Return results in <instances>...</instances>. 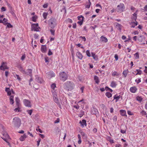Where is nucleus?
I'll list each match as a JSON object with an SVG mask.
<instances>
[{
	"mask_svg": "<svg viewBox=\"0 0 147 147\" xmlns=\"http://www.w3.org/2000/svg\"><path fill=\"white\" fill-rule=\"evenodd\" d=\"M65 89L68 91L73 90L75 87V84L74 82L70 81H67L63 84Z\"/></svg>",
	"mask_w": 147,
	"mask_h": 147,
	"instance_id": "f257e3e1",
	"label": "nucleus"
},
{
	"mask_svg": "<svg viewBox=\"0 0 147 147\" xmlns=\"http://www.w3.org/2000/svg\"><path fill=\"white\" fill-rule=\"evenodd\" d=\"M59 78L61 81L64 82L68 79V74L65 71H61L59 74Z\"/></svg>",
	"mask_w": 147,
	"mask_h": 147,
	"instance_id": "f03ea898",
	"label": "nucleus"
},
{
	"mask_svg": "<svg viewBox=\"0 0 147 147\" xmlns=\"http://www.w3.org/2000/svg\"><path fill=\"white\" fill-rule=\"evenodd\" d=\"M12 124L15 127H18L21 124V120L19 118L15 117L13 119Z\"/></svg>",
	"mask_w": 147,
	"mask_h": 147,
	"instance_id": "7ed1b4c3",
	"label": "nucleus"
},
{
	"mask_svg": "<svg viewBox=\"0 0 147 147\" xmlns=\"http://www.w3.org/2000/svg\"><path fill=\"white\" fill-rule=\"evenodd\" d=\"M56 19L54 18H51L49 20V24L51 28H53L56 26Z\"/></svg>",
	"mask_w": 147,
	"mask_h": 147,
	"instance_id": "20e7f679",
	"label": "nucleus"
},
{
	"mask_svg": "<svg viewBox=\"0 0 147 147\" xmlns=\"http://www.w3.org/2000/svg\"><path fill=\"white\" fill-rule=\"evenodd\" d=\"M53 96V98L54 100L56 103L59 102V100L57 96V90H51Z\"/></svg>",
	"mask_w": 147,
	"mask_h": 147,
	"instance_id": "39448f33",
	"label": "nucleus"
},
{
	"mask_svg": "<svg viewBox=\"0 0 147 147\" xmlns=\"http://www.w3.org/2000/svg\"><path fill=\"white\" fill-rule=\"evenodd\" d=\"M2 134L3 136V137H2V138L8 144V145L10 146V143L7 141V139L9 138V137L7 133L5 132H3L2 133Z\"/></svg>",
	"mask_w": 147,
	"mask_h": 147,
	"instance_id": "423d86ee",
	"label": "nucleus"
},
{
	"mask_svg": "<svg viewBox=\"0 0 147 147\" xmlns=\"http://www.w3.org/2000/svg\"><path fill=\"white\" fill-rule=\"evenodd\" d=\"M125 8V6L124 4L121 3L117 6V11L121 12L124 10Z\"/></svg>",
	"mask_w": 147,
	"mask_h": 147,
	"instance_id": "0eeeda50",
	"label": "nucleus"
},
{
	"mask_svg": "<svg viewBox=\"0 0 147 147\" xmlns=\"http://www.w3.org/2000/svg\"><path fill=\"white\" fill-rule=\"evenodd\" d=\"M38 25L37 23L36 24H33L31 26V30L37 32L38 31Z\"/></svg>",
	"mask_w": 147,
	"mask_h": 147,
	"instance_id": "6e6552de",
	"label": "nucleus"
},
{
	"mask_svg": "<svg viewBox=\"0 0 147 147\" xmlns=\"http://www.w3.org/2000/svg\"><path fill=\"white\" fill-rule=\"evenodd\" d=\"M23 102L25 106L28 107H31L32 105L30 101L28 100L24 99L23 100Z\"/></svg>",
	"mask_w": 147,
	"mask_h": 147,
	"instance_id": "1a4fd4ad",
	"label": "nucleus"
},
{
	"mask_svg": "<svg viewBox=\"0 0 147 147\" xmlns=\"http://www.w3.org/2000/svg\"><path fill=\"white\" fill-rule=\"evenodd\" d=\"M9 68L7 67L6 63L2 62L1 63V65L0 66V70H4L5 69H8Z\"/></svg>",
	"mask_w": 147,
	"mask_h": 147,
	"instance_id": "9d476101",
	"label": "nucleus"
},
{
	"mask_svg": "<svg viewBox=\"0 0 147 147\" xmlns=\"http://www.w3.org/2000/svg\"><path fill=\"white\" fill-rule=\"evenodd\" d=\"M92 113L93 114H95L96 115V117H98L99 115V113L98 111V110L95 108L93 107L92 109Z\"/></svg>",
	"mask_w": 147,
	"mask_h": 147,
	"instance_id": "9b49d317",
	"label": "nucleus"
},
{
	"mask_svg": "<svg viewBox=\"0 0 147 147\" xmlns=\"http://www.w3.org/2000/svg\"><path fill=\"white\" fill-rule=\"evenodd\" d=\"M47 77L49 78H51L52 77L55 76V74L53 71H50L47 74Z\"/></svg>",
	"mask_w": 147,
	"mask_h": 147,
	"instance_id": "f8f14e48",
	"label": "nucleus"
},
{
	"mask_svg": "<svg viewBox=\"0 0 147 147\" xmlns=\"http://www.w3.org/2000/svg\"><path fill=\"white\" fill-rule=\"evenodd\" d=\"M36 80L38 83L40 84H43L44 82V80L42 78L38 76L36 77Z\"/></svg>",
	"mask_w": 147,
	"mask_h": 147,
	"instance_id": "ddd939ff",
	"label": "nucleus"
},
{
	"mask_svg": "<svg viewBox=\"0 0 147 147\" xmlns=\"http://www.w3.org/2000/svg\"><path fill=\"white\" fill-rule=\"evenodd\" d=\"M121 132L122 134H125L126 133L127 128L125 125H123L121 127Z\"/></svg>",
	"mask_w": 147,
	"mask_h": 147,
	"instance_id": "4468645a",
	"label": "nucleus"
},
{
	"mask_svg": "<svg viewBox=\"0 0 147 147\" xmlns=\"http://www.w3.org/2000/svg\"><path fill=\"white\" fill-rule=\"evenodd\" d=\"M32 70L31 69H28L25 71V73H24V74L31 76H32Z\"/></svg>",
	"mask_w": 147,
	"mask_h": 147,
	"instance_id": "2eb2a0df",
	"label": "nucleus"
},
{
	"mask_svg": "<svg viewBox=\"0 0 147 147\" xmlns=\"http://www.w3.org/2000/svg\"><path fill=\"white\" fill-rule=\"evenodd\" d=\"M129 24L131 25V28H134L138 25V22L136 21L135 22H129Z\"/></svg>",
	"mask_w": 147,
	"mask_h": 147,
	"instance_id": "dca6fc26",
	"label": "nucleus"
},
{
	"mask_svg": "<svg viewBox=\"0 0 147 147\" xmlns=\"http://www.w3.org/2000/svg\"><path fill=\"white\" fill-rule=\"evenodd\" d=\"M79 123L80 124L82 127H83L84 125H86V121L85 119H83L82 121H80Z\"/></svg>",
	"mask_w": 147,
	"mask_h": 147,
	"instance_id": "f3484780",
	"label": "nucleus"
},
{
	"mask_svg": "<svg viewBox=\"0 0 147 147\" xmlns=\"http://www.w3.org/2000/svg\"><path fill=\"white\" fill-rule=\"evenodd\" d=\"M15 101L16 103V105L17 107H20V100L18 97H16L15 98Z\"/></svg>",
	"mask_w": 147,
	"mask_h": 147,
	"instance_id": "a211bd4d",
	"label": "nucleus"
},
{
	"mask_svg": "<svg viewBox=\"0 0 147 147\" xmlns=\"http://www.w3.org/2000/svg\"><path fill=\"white\" fill-rule=\"evenodd\" d=\"M137 90V88L135 86L132 87L130 89V91L133 93H135Z\"/></svg>",
	"mask_w": 147,
	"mask_h": 147,
	"instance_id": "6ab92c4d",
	"label": "nucleus"
},
{
	"mask_svg": "<svg viewBox=\"0 0 147 147\" xmlns=\"http://www.w3.org/2000/svg\"><path fill=\"white\" fill-rule=\"evenodd\" d=\"M40 50L42 53H45L47 51V48L45 45H42L41 47Z\"/></svg>",
	"mask_w": 147,
	"mask_h": 147,
	"instance_id": "aec40b11",
	"label": "nucleus"
},
{
	"mask_svg": "<svg viewBox=\"0 0 147 147\" xmlns=\"http://www.w3.org/2000/svg\"><path fill=\"white\" fill-rule=\"evenodd\" d=\"M76 56L80 59L81 60L82 59L83 56L82 54L79 52L78 51L76 53Z\"/></svg>",
	"mask_w": 147,
	"mask_h": 147,
	"instance_id": "412c9836",
	"label": "nucleus"
},
{
	"mask_svg": "<svg viewBox=\"0 0 147 147\" xmlns=\"http://www.w3.org/2000/svg\"><path fill=\"white\" fill-rule=\"evenodd\" d=\"M27 137V136L25 134H24L23 136H21L19 139L21 141H24Z\"/></svg>",
	"mask_w": 147,
	"mask_h": 147,
	"instance_id": "4be33fe9",
	"label": "nucleus"
},
{
	"mask_svg": "<svg viewBox=\"0 0 147 147\" xmlns=\"http://www.w3.org/2000/svg\"><path fill=\"white\" fill-rule=\"evenodd\" d=\"M121 115L122 116H127L126 111L124 110L121 109L120 111Z\"/></svg>",
	"mask_w": 147,
	"mask_h": 147,
	"instance_id": "5701e85b",
	"label": "nucleus"
},
{
	"mask_svg": "<svg viewBox=\"0 0 147 147\" xmlns=\"http://www.w3.org/2000/svg\"><path fill=\"white\" fill-rule=\"evenodd\" d=\"M100 40L102 42H107L108 41V40L107 38L104 37L103 36H102L100 38Z\"/></svg>",
	"mask_w": 147,
	"mask_h": 147,
	"instance_id": "b1692460",
	"label": "nucleus"
},
{
	"mask_svg": "<svg viewBox=\"0 0 147 147\" xmlns=\"http://www.w3.org/2000/svg\"><path fill=\"white\" fill-rule=\"evenodd\" d=\"M91 4V3L90 1V0H88V1L87 2L86 5L85 7L86 8L89 9L90 8V5Z\"/></svg>",
	"mask_w": 147,
	"mask_h": 147,
	"instance_id": "393cba45",
	"label": "nucleus"
},
{
	"mask_svg": "<svg viewBox=\"0 0 147 147\" xmlns=\"http://www.w3.org/2000/svg\"><path fill=\"white\" fill-rule=\"evenodd\" d=\"M121 96L120 95L119 96H117V95H115L113 97L114 100L115 99V102H117L120 98Z\"/></svg>",
	"mask_w": 147,
	"mask_h": 147,
	"instance_id": "a878e982",
	"label": "nucleus"
},
{
	"mask_svg": "<svg viewBox=\"0 0 147 147\" xmlns=\"http://www.w3.org/2000/svg\"><path fill=\"white\" fill-rule=\"evenodd\" d=\"M92 56L93 57V58L96 61H97L98 59V57L97 56L95 55V54L93 52L91 53Z\"/></svg>",
	"mask_w": 147,
	"mask_h": 147,
	"instance_id": "bb28decb",
	"label": "nucleus"
},
{
	"mask_svg": "<svg viewBox=\"0 0 147 147\" xmlns=\"http://www.w3.org/2000/svg\"><path fill=\"white\" fill-rule=\"evenodd\" d=\"M94 79L96 83L98 84L100 82V81L99 80L98 77L96 76H94Z\"/></svg>",
	"mask_w": 147,
	"mask_h": 147,
	"instance_id": "cd10ccee",
	"label": "nucleus"
},
{
	"mask_svg": "<svg viewBox=\"0 0 147 147\" xmlns=\"http://www.w3.org/2000/svg\"><path fill=\"white\" fill-rule=\"evenodd\" d=\"M51 90H57L56 89L57 88L56 87V84L55 83H53L51 85Z\"/></svg>",
	"mask_w": 147,
	"mask_h": 147,
	"instance_id": "c85d7f7f",
	"label": "nucleus"
},
{
	"mask_svg": "<svg viewBox=\"0 0 147 147\" xmlns=\"http://www.w3.org/2000/svg\"><path fill=\"white\" fill-rule=\"evenodd\" d=\"M14 96H11L10 97L9 100L11 104L12 105L13 104L14 101L13 100Z\"/></svg>",
	"mask_w": 147,
	"mask_h": 147,
	"instance_id": "c756f323",
	"label": "nucleus"
},
{
	"mask_svg": "<svg viewBox=\"0 0 147 147\" xmlns=\"http://www.w3.org/2000/svg\"><path fill=\"white\" fill-rule=\"evenodd\" d=\"M129 71L128 69L125 70L123 71L122 74L125 78L126 77Z\"/></svg>",
	"mask_w": 147,
	"mask_h": 147,
	"instance_id": "7c9ffc66",
	"label": "nucleus"
},
{
	"mask_svg": "<svg viewBox=\"0 0 147 147\" xmlns=\"http://www.w3.org/2000/svg\"><path fill=\"white\" fill-rule=\"evenodd\" d=\"M115 26L118 28V29L119 30H121V27L122 26V25L117 23H116L115 24Z\"/></svg>",
	"mask_w": 147,
	"mask_h": 147,
	"instance_id": "2f4dec72",
	"label": "nucleus"
},
{
	"mask_svg": "<svg viewBox=\"0 0 147 147\" xmlns=\"http://www.w3.org/2000/svg\"><path fill=\"white\" fill-rule=\"evenodd\" d=\"M117 85L116 82L112 81L111 83V86L112 87L115 88Z\"/></svg>",
	"mask_w": 147,
	"mask_h": 147,
	"instance_id": "473e14b6",
	"label": "nucleus"
},
{
	"mask_svg": "<svg viewBox=\"0 0 147 147\" xmlns=\"http://www.w3.org/2000/svg\"><path fill=\"white\" fill-rule=\"evenodd\" d=\"M137 13L136 12L134 13L133 14V16H134V17L132 18V19L133 20H134L136 21L137 18Z\"/></svg>",
	"mask_w": 147,
	"mask_h": 147,
	"instance_id": "72a5a7b5",
	"label": "nucleus"
},
{
	"mask_svg": "<svg viewBox=\"0 0 147 147\" xmlns=\"http://www.w3.org/2000/svg\"><path fill=\"white\" fill-rule=\"evenodd\" d=\"M19 67L20 71H21L23 74H24V73H25V71L21 66H19Z\"/></svg>",
	"mask_w": 147,
	"mask_h": 147,
	"instance_id": "f704fd0d",
	"label": "nucleus"
},
{
	"mask_svg": "<svg viewBox=\"0 0 147 147\" xmlns=\"http://www.w3.org/2000/svg\"><path fill=\"white\" fill-rule=\"evenodd\" d=\"M105 95L108 98H110L112 96V94L109 92H107L105 94Z\"/></svg>",
	"mask_w": 147,
	"mask_h": 147,
	"instance_id": "c9c22d12",
	"label": "nucleus"
},
{
	"mask_svg": "<svg viewBox=\"0 0 147 147\" xmlns=\"http://www.w3.org/2000/svg\"><path fill=\"white\" fill-rule=\"evenodd\" d=\"M78 19L80 21H83L84 17L82 16H79L78 17Z\"/></svg>",
	"mask_w": 147,
	"mask_h": 147,
	"instance_id": "e433bc0d",
	"label": "nucleus"
},
{
	"mask_svg": "<svg viewBox=\"0 0 147 147\" xmlns=\"http://www.w3.org/2000/svg\"><path fill=\"white\" fill-rule=\"evenodd\" d=\"M81 134L83 138L86 139L87 138V136L84 132H81Z\"/></svg>",
	"mask_w": 147,
	"mask_h": 147,
	"instance_id": "4c0bfd02",
	"label": "nucleus"
},
{
	"mask_svg": "<svg viewBox=\"0 0 147 147\" xmlns=\"http://www.w3.org/2000/svg\"><path fill=\"white\" fill-rule=\"evenodd\" d=\"M105 90L107 91H109L111 92H113V90L107 86L105 87Z\"/></svg>",
	"mask_w": 147,
	"mask_h": 147,
	"instance_id": "58836bf2",
	"label": "nucleus"
},
{
	"mask_svg": "<svg viewBox=\"0 0 147 147\" xmlns=\"http://www.w3.org/2000/svg\"><path fill=\"white\" fill-rule=\"evenodd\" d=\"M137 72L136 74V75H141L142 73V71L140 69H136Z\"/></svg>",
	"mask_w": 147,
	"mask_h": 147,
	"instance_id": "ea45409f",
	"label": "nucleus"
},
{
	"mask_svg": "<svg viewBox=\"0 0 147 147\" xmlns=\"http://www.w3.org/2000/svg\"><path fill=\"white\" fill-rule=\"evenodd\" d=\"M86 53V54L88 57H90L91 56V54H90L89 50H87Z\"/></svg>",
	"mask_w": 147,
	"mask_h": 147,
	"instance_id": "a19ab883",
	"label": "nucleus"
},
{
	"mask_svg": "<svg viewBox=\"0 0 147 147\" xmlns=\"http://www.w3.org/2000/svg\"><path fill=\"white\" fill-rule=\"evenodd\" d=\"M48 15V13L44 12L43 13V16L45 19L47 18V16Z\"/></svg>",
	"mask_w": 147,
	"mask_h": 147,
	"instance_id": "79ce46f5",
	"label": "nucleus"
},
{
	"mask_svg": "<svg viewBox=\"0 0 147 147\" xmlns=\"http://www.w3.org/2000/svg\"><path fill=\"white\" fill-rule=\"evenodd\" d=\"M135 57L136 59H138L139 57V56L138 53H137L134 54Z\"/></svg>",
	"mask_w": 147,
	"mask_h": 147,
	"instance_id": "37998d69",
	"label": "nucleus"
},
{
	"mask_svg": "<svg viewBox=\"0 0 147 147\" xmlns=\"http://www.w3.org/2000/svg\"><path fill=\"white\" fill-rule=\"evenodd\" d=\"M33 111L32 109L27 110L26 112L28 114L30 115H31Z\"/></svg>",
	"mask_w": 147,
	"mask_h": 147,
	"instance_id": "c03bdc74",
	"label": "nucleus"
},
{
	"mask_svg": "<svg viewBox=\"0 0 147 147\" xmlns=\"http://www.w3.org/2000/svg\"><path fill=\"white\" fill-rule=\"evenodd\" d=\"M26 55L25 54H24L22 55L21 57V60L22 61L24 60L25 58Z\"/></svg>",
	"mask_w": 147,
	"mask_h": 147,
	"instance_id": "a18cd8bd",
	"label": "nucleus"
},
{
	"mask_svg": "<svg viewBox=\"0 0 147 147\" xmlns=\"http://www.w3.org/2000/svg\"><path fill=\"white\" fill-rule=\"evenodd\" d=\"M32 21L34 22L36 21V17L35 16H33L32 18Z\"/></svg>",
	"mask_w": 147,
	"mask_h": 147,
	"instance_id": "49530a36",
	"label": "nucleus"
},
{
	"mask_svg": "<svg viewBox=\"0 0 147 147\" xmlns=\"http://www.w3.org/2000/svg\"><path fill=\"white\" fill-rule=\"evenodd\" d=\"M50 31L52 34L54 35L55 34V30L53 29H51Z\"/></svg>",
	"mask_w": 147,
	"mask_h": 147,
	"instance_id": "de8ad7c7",
	"label": "nucleus"
},
{
	"mask_svg": "<svg viewBox=\"0 0 147 147\" xmlns=\"http://www.w3.org/2000/svg\"><path fill=\"white\" fill-rule=\"evenodd\" d=\"M20 108L19 107H17V108H15L14 109V111L15 112H19L20 111Z\"/></svg>",
	"mask_w": 147,
	"mask_h": 147,
	"instance_id": "09e8293b",
	"label": "nucleus"
},
{
	"mask_svg": "<svg viewBox=\"0 0 147 147\" xmlns=\"http://www.w3.org/2000/svg\"><path fill=\"white\" fill-rule=\"evenodd\" d=\"M6 8L5 7H1V11H6Z\"/></svg>",
	"mask_w": 147,
	"mask_h": 147,
	"instance_id": "8fccbe9b",
	"label": "nucleus"
},
{
	"mask_svg": "<svg viewBox=\"0 0 147 147\" xmlns=\"http://www.w3.org/2000/svg\"><path fill=\"white\" fill-rule=\"evenodd\" d=\"M41 141V139L40 138H39L38 140L37 141V146H38L39 145Z\"/></svg>",
	"mask_w": 147,
	"mask_h": 147,
	"instance_id": "3c124183",
	"label": "nucleus"
},
{
	"mask_svg": "<svg viewBox=\"0 0 147 147\" xmlns=\"http://www.w3.org/2000/svg\"><path fill=\"white\" fill-rule=\"evenodd\" d=\"M67 22L68 23H72V20L69 18H68L67 20Z\"/></svg>",
	"mask_w": 147,
	"mask_h": 147,
	"instance_id": "603ef678",
	"label": "nucleus"
},
{
	"mask_svg": "<svg viewBox=\"0 0 147 147\" xmlns=\"http://www.w3.org/2000/svg\"><path fill=\"white\" fill-rule=\"evenodd\" d=\"M115 147H122L121 144H115Z\"/></svg>",
	"mask_w": 147,
	"mask_h": 147,
	"instance_id": "864d4df0",
	"label": "nucleus"
},
{
	"mask_svg": "<svg viewBox=\"0 0 147 147\" xmlns=\"http://www.w3.org/2000/svg\"><path fill=\"white\" fill-rule=\"evenodd\" d=\"M48 54L49 55V56L53 54V53L51 51L50 49H49Z\"/></svg>",
	"mask_w": 147,
	"mask_h": 147,
	"instance_id": "5fc2aeb1",
	"label": "nucleus"
},
{
	"mask_svg": "<svg viewBox=\"0 0 147 147\" xmlns=\"http://www.w3.org/2000/svg\"><path fill=\"white\" fill-rule=\"evenodd\" d=\"M117 117L116 116H115L113 119V120L115 122L117 120Z\"/></svg>",
	"mask_w": 147,
	"mask_h": 147,
	"instance_id": "6e6d98bb",
	"label": "nucleus"
},
{
	"mask_svg": "<svg viewBox=\"0 0 147 147\" xmlns=\"http://www.w3.org/2000/svg\"><path fill=\"white\" fill-rule=\"evenodd\" d=\"M36 130L37 131L38 130L39 132H40V133H42V131L38 127L36 129Z\"/></svg>",
	"mask_w": 147,
	"mask_h": 147,
	"instance_id": "4d7b16f0",
	"label": "nucleus"
},
{
	"mask_svg": "<svg viewBox=\"0 0 147 147\" xmlns=\"http://www.w3.org/2000/svg\"><path fill=\"white\" fill-rule=\"evenodd\" d=\"M144 67L145 69L144 70V72L145 73L147 74V67L146 66H145Z\"/></svg>",
	"mask_w": 147,
	"mask_h": 147,
	"instance_id": "13d9d810",
	"label": "nucleus"
},
{
	"mask_svg": "<svg viewBox=\"0 0 147 147\" xmlns=\"http://www.w3.org/2000/svg\"><path fill=\"white\" fill-rule=\"evenodd\" d=\"M114 57L115 58V59L116 61H117L118 60V56L117 55V54H115V55Z\"/></svg>",
	"mask_w": 147,
	"mask_h": 147,
	"instance_id": "bf43d9fd",
	"label": "nucleus"
},
{
	"mask_svg": "<svg viewBox=\"0 0 147 147\" xmlns=\"http://www.w3.org/2000/svg\"><path fill=\"white\" fill-rule=\"evenodd\" d=\"M80 38H81L84 41H86V38L85 37L80 36Z\"/></svg>",
	"mask_w": 147,
	"mask_h": 147,
	"instance_id": "052dcab7",
	"label": "nucleus"
},
{
	"mask_svg": "<svg viewBox=\"0 0 147 147\" xmlns=\"http://www.w3.org/2000/svg\"><path fill=\"white\" fill-rule=\"evenodd\" d=\"M117 72L116 71H114V72H113L112 74V76H115L116 75H117Z\"/></svg>",
	"mask_w": 147,
	"mask_h": 147,
	"instance_id": "680f3d73",
	"label": "nucleus"
},
{
	"mask_svg": "<svg viewBox=\"0 0 147 147\" xmlns=\"http://www.w3.org/2000/svg\"><path fill=\"white\" fill-rule=\"evenodd\" d=\"M141 113L143 115H146V113L143 111H142Z\"/></svg>",
	"mask_w": 147,
	"mask_h": 147,
	"instance_id": "e2e57ef3",
	"label": "nucleus"
},
{
	"mask_svg": "<svg viewBox=\"0 0 147 147\" xmlns=\"http://www.w3.org/2000/svg\"><path fill=\"white\" fill-rule=\"evenodd\" d=\"M74 107L78 109L79 108L80 106L78 105H74Z\"/></svg>",
	"mask_w": 147,
	"mask_h": 147,
	"instance_id": "0e129e2a",
	"label": "nucleus"
},
{
	"mask_svg": "<svg viewBox=\"0 0 147 147\" xmlns=\"http://www.w3.org/2000/svg\"><path fill=\"white\" fill-rule=\"evenodd\" d=\"M10 10V12L12 14V15L13 16H15V13H14V12H13V11L12 10V9L11 10Z\"/></svg>",
	"mask_w": 147,
	"mask_h": 147,
	"instance_id": "69168bd1",
	"label": "nucleus"
},
{
	"mask_svg": "<svg viewBox=\"0 0 147 147\" xmlns=\"http://www.w3.org/2000/svg\"><path fill=\"white\" fill-rule=\"evenodd\" d=\"M127 112L128 114L129 115H133L131 112L129 111H128Z\"/></svg>",
	"mask_w": 147,
	"mask_h": 147,
	"instance_id": "338daca9",
	"label": "nucleus"
},
{
	"mask_svg": "<svg viewBox=\"0 0 147 147\" xmlns=\"http://www.w3.org/2000/svg\"><path fill=\"white\" fill-rule=\"evenodd\" d=\"M135 81L136 82H137L138 84L141 82V80L140 79H139L138 80L136 79L135 80Z\"/></svg>",
	"mask_w": 147,
	"mask_h": 147,
	"instance_id": "774afa93",
	"label": "nucleus"
}]
</instances>
